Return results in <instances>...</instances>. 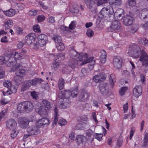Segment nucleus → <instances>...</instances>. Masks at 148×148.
<instances>
[{
	"label": "nucleus",
	"mask_w": 148,
	"mask_h": 148,
	"mask_svg": "<svg viewBox=\"0 0 148 148\" xmlns=\"http://www.w3.org/2000/svg\"><path fill=\"white\" fill-rule=\"evenodd\" d=\"M114 13L113 8H104L102 9L100 12V14L102 16V18L108 17L110 18V20H112L113 18V14Z\"/></svg>",
	"instance_id": "obj_1"
},
{
	"label": "nucleus",
	"mask_w": 148,
	"mask_h": 148,
	"mask_svg": "<svg viewBox=\"0 0 148 148\" xmlns=\"http://www.w3.org/2000/svg\"><path fill=\"white\" fill-rule=\"evenodd\" d=\"M140 18L144 21H147L144 24L141 25L143 27L145 30L148 29V10L145 8L142 10L139 14Z\"/></svg>",
	"instance_id": "obj_2"
},
{
	"label": "nucleus",
	"mask_w": 148,
	"mask_h": 148,
	"mask_svg": "<svg viewBox=\"0 0 148 148\" xmlns=\"http://www.w3.org/2000/svg\"><path fill=\"white\" fill-rule=\"evenodd\" d=\"M72 49L69 51V55L73 59L77 60V61H81L82 60V55L78 53L74 49L73 47H72Z\"/></svg>",
	"instance_id": "obj_3"
},
{
	"label": "nucleus",
	"mask_w": 148,
	"mask_h": 148,
	"mask_svg": "<svg viewBox=\"0 0 148 148\" xmlns=\"http://www.w3.org/2000/svg\"><path fill=\"white\" fill-rule=\"evenodd\" d=\"M128 53H130L132 56L135 58H137L139 56L141 53L140 47L137 45L133 46L132 50H130Z\"/></svg>",
	"instance_id": "obj_4"
},
{
	"label": "nucleus",
	"mask_w": 148,
	"mask_h": 148,
	"mask_svg": "<svg viewBox=\"0 0 148 148\" xmlns=\"http://www.w3.org/2000/svg\"><path fill=\"white\" fill-rule=\"evenodd\" d=\"M5 123L6 127L10 130L16 129L17 123L14 119H9L6 121Z\"/></svg>",
	"instance_id": "obj_5"
},
{
	"label": "nucleus",
	"mask_w": 148,
	"mask_h": 148,
	"mask_svg": "<svg viewBox=\"0 0 148 148\" xmlns=\"http://www.w3.org/2000/svg\"><path fill=\"white\" fill-rule=\"evenodd\" d=\"M123 23L126 26H129L132 25L134 21L133 17L128 15H126L123 17Z\"/></svg>",
	"instance_id": "obj_6"
},
{
	"label": "nucleus",
	"mask_w": 148,
	"mask_h": 148,
	"mask_svg": "<svg viewBox=\"0 0 148 148\" xmlns=\"http://www.w3.org/2000/svg\"><path fill=\"white\" fill-rule=\"evenodd\" d=\"M100 92L104 95H106L108 92V87L107 84L105 83L100 84L99 86Z\"/></svg>",
	"instance_id": "obj_7"
},
{
	"label": "nucleus",
	"mask_w": 148,
	"mask_h": 148,
	"mask_svg": "<svg viewBox=\"0 0 148 148\" xmlns=\"http://www.w3.org/2000/svg\"><path fill=\"white\" fill-rule=\"evenodd\" d=\"M85 2L87 7L91 11H94L95 10L97 5L96 3L97 2L96 0H85Z\"/></svg>",
	"instance_id": "obj_8"
},
{
	"label": "nucleus",
	"mask_w": 148,
	"mask_h": 148,
	"mask_svg": "<svg viewBox=\"0 0 148 148\" xmlns=\"http://www.w3.org/2000/svg\"><path fill=\"white\" fill-rule=\"evenodd\" d=\"M121 27V24L119 21H114L111 24L110 30L111 32H113L118 30L120 29Z\"/></svg>",
	"instance_id": "obj_9"
},
{
	"label": "nucleus",
	"mask_w": 148,
	"mask_h": 148,
	"mask_svg": "<svg viewBox=\"0 0 148 148\" xmlns=\"http://www.w3.org/2000/svg\"><path fill=\"white\" fill-rule=\"evenodd\" d=\"M139 60L142 62L143 65L148 66V55L146 52L144 51L142 52Z\"/></svg>",
	"instance_id": "obj_10"
},
{
	"label": "nucleus",
	"mask_w": 148,
	"mask_h": 148,
	"mask_svg": "<svg viewBox=\"0 0 148 148\" xmlns=\"http://www.w3.org/2000/svg\"><path fill=\"white\" fill-rule=\"evenodd\" d=\"M113 62L115 67L119 69L121 67L122 60L120 57L117 56L114 58Z\"/></svg>",
	"instance_id": "obj_11"
},
{
	"label": "nucleus",
	"mask_w": 148,
	"mask_h": 148,
	"mask_svg": "<svg viewBox=\"0 0 148 148\" xmlns=\"http://www.w3.org/2000/svg\"><path fill=\"white\" fill-rule=\"evenodd\" d=\"M86 136L88 138V139L87 140V142L88 144L91 143L93 141L94 138V132L91 129H89L86 131Z\"/></svg>",
	"instance_id": "obj_12"
},
{
	"label": "nucleus",
	"mask_w": 148,
	"mask_h": 148,
	"mask_svg": "<svg viewBox=\"0 0 148 148\" xmlns=\"http://www.w3.org/2000/svg\"><path fill=\"white\" fill-rule=\"evenodd\" d=\"M29 124V121L27 118H21L19 120V124L22 128H26L28 126Z\"/></svg>",
	"instance_id": "obj_13"
},
{
	"label": "nucleus",
	"mask_w": 148,
	"mask_h": 148,
	"mask_svg": "<svg viewBox=\"0 0 148 148\" xmlns=\"http://www.w3.org/2000/svg\"><path fill=\"white\" fill-rule=\"evenodd\" d=\"M25 111L27 113L32 111L34 108L33 104L29 101H24Z\"/></svg>",
	"instance_id": "obj_14"
},
{
	"label": "nucleus",
	"mask_w": 148,
	"mask_h": 148,
	"mask_svg": "<svg viewBox=\"0 0 148 148\" xmlns=\"http://www.w3.org/2000/svg\"><path fill=\"white\" fill-rule=\"evenodd\" d=\"M27 131L31 135H34L38 134V129L36 126H32L27 129Z\"/></svg>",
	"instance_id": "obj_15"
},
{
	"label": "nucleus",
	"mask_w": 148,
	"mask_h": 148,
	"mask_svg": "<svg viewBox=\"0 0 148 148\" xmlns=\"http://www.w3.org/2000/svg\"><path fill=\"white\" fill-rule=\"evenodd\" d=\"M71 102L69 98H64L59 106L61 108H65L69 106Z\"/></svg>",
	"instance_id": "obj_16"
},
{
	"label": "nucleus",
	"mask_w": 148,
	"mask_h": 148,
	"mask_svg": "<svg viewBox=\"0 0 148 148\" xmlns=\"http://www.w3.org/2000/svg\"><path fill=\"white\" fill-rule=\"evenodd\" d=\"M142 92L141 88L140 86H136L134 88L133 94L136 97H138L141 95Z\"/></svg>",
	"instance_id": "obj_17"
},
{
	"label": "nucleus",
	"mask_w": 148,
	"mask_h": 148,
	"mask_svg": "<svg viewBox=\"0 0 148 148\" xmlns=\"http://www.w3.org/2000/svg\"><path fill=\"white\" fill-rule=\"evenodd\" d=\"M77 139L78 143L79 145H84L86 142V139L85 137L82 135H78Z\"/></svg>",
	"instance_id": "obj_18"
},
{
	"label": "nucleus",
	"mask_w": 148,
	"mask_h": 148,
	"mask_svg": "<svg viewBox=\"0 0 148 148\" xmlns=\"http://www.w3.org/2000/svg\"><path fill=\"white\" fill-rule=\"evenodd\" d=\"M105 78L101 74L95 75L93 78V80L96 83L104 81Z\"/></svg>",
	"instance_id": "obj_19"
},
{
	"label": "nucleus",
	"mask_w": 148,
	"mask_h": 148,
	"mask_svg": "<svg viewBox=\"0 0 148 148\" xmlns=\"http://www.w3.org/2000/svg\"><path fill=\"white\" fill-rule=\"evenodd\" d=\"M30 86L33 85L35 86L38 83L40 84L42 82H43V80L42 79L40 78H34L32 80H28Z\"/></svg>",
	"instance_id": "obj_20"
},
{
	"label": "nucleus",
	"mask_w": 148,
	"mask_h": 148,
	"mask_svg": "<svg viewBox=\"0 0 148 148\" xmlns=\"http://www.w3.org/2000/svg\"><path fill=\"white\" fill-rule=\"evenodd\" d=\"M121 2V0H109V3L112 8H113L120 5Z\"/></svg>",
	"instance_id": "obj_21"
},
{
	"label": "nucleus",
	"mask_w": 148,
	"mask_h": 148,
	"mask_svg": "<svg viewBox=\"0 0 148 148\" xmlns=\"http://www.w3.org/2000/svg\"><path fill=\"white\" fill-rule=\"evenodd\" d=\"M124 14V10L121 8H119L116 10L115 12L114 13V15H113V18L115 17H117L120 18L121 17H123V16Z\"/></svg>",
	"instance_id": "obj_22"
},
{
	"label": "nucleus",
	"mask_w": 148,
	"mask_h": 148,
	"mask_svg": "<svg viewBox=\"0 0 148 148\" xmlns=\"http://www.w3.org/2000/svg\"><path fill=\"white\" fill-rule=\"evenodd\" d=\"M88 93L87 92L84 91L79 96V99L81 101H85L88 99Z\"/></svg>",
	"instance_id": "obj_23"
},
{
	"label": "nucleus",
	"mask_w": 148,
	"mask_h": 148,
	"mask_svg": "<svg viewBox=\"0 0 148 148\" xmlns=\"http://www.w3.org/2000/svg\"><path fill=\"white\" fill-rule=\"evenodd\" d=\"M78 91V89L76 88L71 91L69 90H66V94H68L69 96L68 97L72 96L73 97H76L77 95V92Z\"/></svg>",
	"instance_id": "obj_24"
},
{
	"label": "nucleus",
	"mask_w": 148,
	"mask_h": 148,
	"mask_svg": "<svg viewBox=\"0 0 148 148\" xmlns=\"http://www.w3.org/2000/svg\"><path fill=\"white\" fill-rule=\"evenodd\" d=\"M42 102L44 106L43 107H45L47 110H50L52 107V104L48 100L46 99H43Z\"/></svg>",
	"instance_id": "obj_25"
},
{
	"label": "nucleus",
	"mask_w": 148,
	"mask_h": 148,
	"mask_svg": "<svg viewBox=\"0 0 148 148\" xmlns=\"http://www.w3.org/2000/svg\"><path fill=\"white\" fill-rule=\"evenodd\" d=\"M79 61L76 60L72 59L69 62L68 65L70 68L73 69L77 66L78 64L77 61Z\"/></svg>",
	"instance_id": "obj_26"
},
{
	"label": "nucleus",
	"mask_w": 148,
	"mask_h": 148,
	"mask_svg": "<svg viewBox=\"0 0 148 148\" xmlns=\"http://www.w3.org/2000/svg\"><path fill=\"white\" fill-rule=\"evenodd\" d=\"M101 53L100 56V61L102 63H104L106 61V53L103 50H101Z\"/></svg>",
	"instance_id": "obj_27"
},
{
	"label": "nucleus",
	"mask_w": 148,
	"mask_h": 148,
	"mask_svg": "<svg viewBox=\"0 0 148 148\" xmlns=\"http://www.w3.org/2000/svg\"><path fill=\"white\" fill-rule=\"evenodd\" d=\"M4 14L8 16H12L15 15L16 11L14 9H10L7 10L3 11Z\"/></svg>",
	"instance_id": "obj_28"
},
{
	"label": "nucleus",
	"mask_w": 148,
	"mask_h": 148,
	"mask_svg": "<svg viewBox=\"0 0 148 148\" xmlns=\"http://www.w3.org/2000/svg\"><path fill=\"white\" fill-rule=\"evenodd\" d=\"M48 110L45 107H41L39 108L38 112L39 114L41 116H44L47 114Z\"/></svg>",
	"instance_id": "obj_29"
},
{
	"label": "nucleus",
	"mask_w": 148,
	"mask_h": 148,
	"mask_svg": "<svg viewBox=\"0 0 148 148\" xmlns=\"http://www.w3.org/2000/svg\"><path fill=\"white\" fill-rule=\"evenodd\" d=\"M28 81H25L23 84L21 89V91H24L27 90L30 86V85Z\"/></svg>",
	"instance_id": "obj_30"
},
{
	"label": "nucleus",
	"mask_w": 148,
	"mask_h": 148,
	"mask_svg": "<svg viewBox=\"0 0 148 148\" xmlns=\"http://www.w3.org/2000/svg\"><path fill=\"white\" fill-rule=\"evenodd\" d=\"M14 81L17 84H20L23 82V77L20 75H17L15 76Z\"/></svg>",
	"instance_id": "obj_31"
},
{
	"label": "nucleus",
	"mask_w": 148,
	"mask_h": 148,
	"mask_svg": "<svg viewBox=\"0 0 148 148\" xmlns=\"http://www.w3.org/2000/svg\"><path fill=\"white\" fill-rule=\"evenodd\" d=\"M17 110L21 112L25 111L24 101L18 104L17 105Z\"/></svg>",
	"instance_id": "obj_32"
},
{
	"label": "nucleus",
	"mask_w": 148,
	"mask_h": 148,
	"mask_svg": "<svg viewBox=\"0 0 148 148\" xmlns=\"http://www.w3.org/2000/svg\"><path fill=\"white\" fill-rule=\"evenodd\" d=\"M109 80L112 87H113L114 85V83L116 82V78L115 75L114 74H111L110 76Z\"/></svg>",
	"instance_id": "obj_33"
},
{
	"label": "nucleus",
	"mask_w": 148,
	"mask_h": 148,
	"mask_svg": "<svg viewBox=\"0 0 148 148\" xmlns=\"http://www.w3.org/2000/svg\"><path fill=\"white\" fill-rule=\"evenodd\" d=\"M36 38V36L34 33H29L26 36L25 38V41L28 40H32V41H35Z\"/></svg>",
	"instance_id": "obj_34"
},
{
	"label": "nucleus",
	"mask_w": 148,
	"mask_h": 148,
	"mask_svg": "<svg viewBox=\"0 0 148 148\" xmlns=\"http://www.w3.org/2000/svg\"><path fill=\"white\" fill-rule=\"evenodd\" d=\"M16 63V61L13 59L10 58L8 61L6 62L7 65L8 67H12V68L14 66V64Z\"/></svg>",
	"instance_id": "obj_35"
},
{
	"label": "nucleus",
	"mask_w": 148,
	"mask_h": 148,
	"mask_svg": "<svg viewBox=\"0 0 148 148\" xmlns=\"http://www.w3.org/2000/svg\"><path fill=\"white\" fill-rule=\"evenodd\" d=\"M138 42L139 43L148 46V40L145 38H139L138 39Z\"/></svg>",
	"instance_id": "obj_36"
},
{
	"label": "nucleus",
	"mask_w": 148,
	"mask_h": 148,
	"mask_svg": "<svg viewBox=\"0 0 148 148\" xmlns=\"http://www.w3.org/2000/svg\"><path fill=\"white\" fill-rule=\"evenodd\" d=\"M93 57H92L89 58L86 61H83L82 62L81 65H84L86 64V63L90 62L91 63L90 65L92 66V67H93V66L92 65V64H94L95 63V60H93Z\"/></svg>",
	"instance_id": "obj_37"
},
{
	"label": "nucleus",
	"mask_w": 148,
	"mask_h": 148,
	"mask_svg": "<svg viewBox=\"0 0 148 148\" xmlns=\"http://www.w3.org/2000/svg\"><path fill=\"white\" fill-rule=\"evenodd\" d=\"M85 123H81L76 125L74 129L75 130H83L85 128Z\"/></svg>",
	"instance_id": "obj_38"
},
{
	"label": "nucleus",
	"mask_w": 148,
	"mask_h": 148,
	"mask_svg": "<svg viewBox=\"0 0 148 148\" xmlns=\"http://www.w3.org/2000/svg\"><path fill=\"white\" fill-rule=\"evenodd\" d=\"M54 119L53 122V124L56 125L58 121V110L56 107L54 109Z\"/></svg>",
	"instance_id": "obj_39"
},
{
	"label": "nucleus",
	"mask_w": 148,
	"mask_h": 148,
	"mask_svg": "<svg viewBox=\"0 0 148 148\" xmlns=\"http://www.w3.org/2000/svg\"><path fill=\"white\" fill-rule=\"evenodd\" d=\"M65 82L63 78H61L59 79L58 82V87L60 90L63 89L64 86Z\"/></svg>",
	"instance_id": "obj_40"
},
{
	"label": "nucleus",
	"mask_w": 148,
	"mask_h": 148,
	"mask_svg": "<svg viewBox=\"0 0 148 148\" xmlns=\"http://www.w3.org/2000/svg\"><path fill=\"white\" fill-rule=\"evenodd\" d=\"M62 72L63 73L68 74L71 72L68 66L65 65H62Z\"/></svg>",
	"instance_id": "obj_41"
},
{
	"label": "nucleus",
	"mask_w": 148,
	"mask_h": 148,
	"mask_svg": "<svg viewBox=\"0 0 148 148\" xmlns=\"http://www.w3.org/2000/svg\"><path fill=\"white\" fill-rule=\"evenodd\" d=\"M13 24V21L12 20H9L6 21L4 23V24L5 28L8 29L10 28L11 25Z\"/></svg>",
	"instance_id": "obj_42"
},
{
	"label": "nucleus",
	"mask_w": 148,
	"mask_h": 148,
	"mask_svg": "<svg viewBox=\"0 0 148 148\" xmlns=\"http://www.w3.org/2000/svg\"><path fill=\"white\" fill-rule=\"evenodd\" d=\"M52 39L54 41L56 44L62 41V38L60 36L58 35L54 36L52 38Z\"/></svg>",
	"instance_id": "obj_43"
},
{
	"label": "nucleus",
	"mask_w": 148,
	"mask_h": 148,
	"mask_svg": "<svg viewBox=\"0 0 148 148\" xmlns=\"http://www.w3.org/2000/svg\"><path fill=\"white\" fill-rule=\"evenodd\" d=\"M56 47L58 50L59 51H62L64 49V44L61 42L56 44Z\"/></svg>",
	"instance_id": "obj_44"
},
{
	"label": "nucleus",
	"mask_w": 148,
	"mask_h": 148,
	"mask_svg": "<svg viewBox=\"0 0 148 148\" xmlns=\"http://www.w3.org/2000/svg\"><path fill=\"white\" fill-rule=\"evenodd\" d=\"M87 75V71L85 68H83L81 70L79 76L81 78H83Z\"/></svg>",
	"instance_id": "obj_45"
},
{
	"label": "nucleus",
	"mask_w": 148,
	"mask_h": 148,
	"mask_svg": "<svg viewBox=\"0 0 148 148\" xmlns=\"http://www.w3.org/2000/svg\"><path fill=\"white\" fill-rule=\"evenodd\" d=\"M53 56H56V57L55 56V58H57L56 60L57 59H60V60H63L64 58L65 55V54L64 53H61L58 55H55V54H53Z\"/></svg>",
	"instance_id": "obj_46"
},
{
	"label": "nucleus",
	"mask_w": 148,
	"mask_h": 148,
	"mask_svg": "<svg viewBox=\"0 0 148 148\" xmlns=\"http://www.w3.org/2000/svg\"><path fill=\"white\" fill-rule=\"evenodd\" d=\"M25 55L23 54H22L20 53H18L15 52L14 54V57L15 58H17L18 59H21L25 57Z\"/></svg>",
	"instance_id": "obj_47"
},
{
	"label": "nucleus",
	"mask_w": 148,
	"mask_h": 148,
	"mask_svg": "<svg viewBox=\"0 0 148 148\" xmlns=\"http://www.w3.org/2000/svg\"><path fill=\"white\" fill-rule=\"evenodd\" d=\"M68 94H66V90L64 91H60L59 92V97L61 99L64 98L66 96H67Z\"/></svg>",
	"instance_id": "obj_48"
},
{
	"label": "nucleus",
	"mask_w": 148,
	"mask_h": 148,
	"mask_svg": "<svg viewBox=\"0 0 148 148\" xmlns=\"http://www.w3.org/2000/svg\"><path fill=\"white\" fill-rule=\"evenodd\" d=\"M86 34L88 37L91 38L93 36L94 33L92 30L89 29L87 31Z\"/></svg>",
	"instance_id": "obj_49"
},
{
	"label": "nucleus",
	"mask_w": 148,
	"mask_h": 148,
	"mask_svg": "<svg viewBox=\"0 0 148 148\" xmlns=\"http://www.w3.org/2000/svg\"><path fill=\"white\" fill-rule=\"evenodd\" d=\"M127 87H124L121 88L120 90L119 91L120 95L121 96H123L124 95L125 93L127 91Z\"/></svg>",
	"instance_id": "obj_50"
},
{
	"label": "nucleus",
	"mask_w": 148,
	"mask_h": 148,
	"mask_svg": "<svg viewBox=\"0 0 148 148\" xmlns=\"http://www.w3.org/2000/svg\"><path fill=\"white\" fill-rule=\"evenodd\" d=\"M43 123L42 119H40L36 122V127L38 128H40L42 126H45Z\"/></svg>",
	"instance_id": "obj_51"
},
{
	"label": "nucleus",
	"mask_w": 148,
	"mask_h": 148,
	"mask_svg": "<svg viewBox=\"0 0 148 148\" xmlns=\"http://www.w3.org/2000/svg\"><path fill=\"white\" fill-rule=\"evenodd\" d=\"M43 123L42 119H40L36 122V127L38 128H40L42 126H45Z\"/></svg>",
	"instance_id": "obj_52"
},
{
	"label": "nucleus",
	"mask_w": 148,
	"mask_h": 148,
	"mask_svg": "<svg viewBox=\"0 0 148 148\" xmlns=\"http://www.w3.org/2000/svg\"><path fill=\"white\" fill-rule=\"evenodd\" d=\"M71 10L72 12L73 13H77L79 12L78 7L76 5H73Z\"/></svg>",
	"instance_id": "obj_53"
},
{
	"label": "nucleus",
	"mask_w": 148,
	"mask_h": 148,
	"mask_svg": "<svg viewBox=\"0 0 148 148\" xmlns=\"http://www.w3.org/2000/svg\"><path fill=\"white\" fill-rule=\"evenodd\" d=\"M38 42L40 45V47H43L45 45L47 42V39H45L42 40H39Z\"/></svg>",
	"instance_id": "obj_54"
},
{
	"label": "nucleus",
	"mask_w": 148,
	"mask_h": 148,
	"mask_svg": "<svg viewBox=\"0 0 148 148\" xmlns=\"http://www.w3.org/2000/svg\"><path fill=\"white\" fill-rule=\"evenodd\" d=\"M4 86L5 87H7L8 90L9 89V88L11 86V82L10 81H5L3 83Z\"/></svg>",
	"instance_id": "obj_55"
},
{
	"label": "nucleus",
	"mask_w": 148,
	"mask_h": 148,
	"mask_svg": "<svg viewBox=\"0 0 148 148\" xmlns=\"http://www.w3.org/2000/svg\"><path fill=\"white\" fill-rule=\"evenodd\" d=\"M26 71L23 69H20L17 71V75H25L26 74Z\"/></svg>",
	"instance_id": "obj_56"
},
{
	"label": "nucleus",
	"mask_w": 148,
	"mask_h": 148,
	"mask_svg": "<svg viewBox=\"0 0 148 148\" xmlns=\"http://www.w3.org/2000/svg\"><path fill=\"white\" fill-rule=\"evenodd\" d=\"M45 39H47V36L44 34H40L38 36V39L39 40H42Z\"/></svg>",
	"instance_id": "obj_57"
},
{
	"label": "nucleus",
	"mask_w": 148,
	"mask_h": 148,
	"mask_svg": "<svg viewBox=\"0 0 148 148\" xmlns=\"http://www.w3.org/2000/svg\"><path fill=\"white\" fill-rule=\"evenodd\" d=\"M16 6L18 10H23L25 7V5L23 3H18L16 4Z\"/></svg>",
	"instance_id": "obj_58"
},
{
	"label": "nucleus",
	"mask_w": 148,
	"mask_h": 148,
	"mask_svg": "<svg viewBox=\"0 0 148 148\" xmlns=\"http://www.w3.org/2000/svg\"><path fill=\"white\" fill-rule=\"evenodd\" d=\"M67 123L66 120L64 119H59L58 122V124L61 126L66 125Z\"/></svg>",
	"instance_id": "obj_59"
},
{
	"label": "nucleus",
	"mask_w": 148,
	"mask_h": 148,
	"mask_svg": "<svg viewBox=\"0 0 148 148\" xmlns=\"http://www.w3.org/2000/svg\"><path fill=\"white\" fill-rule=\"evenodd\" d=\"M33 30L35 32L37 33L41 32L40 27L38 25H35L33 26Z\"/></svg>",
	"instance_id": "obj_60"
},
{
	"label": "nucleus",
	"mask_w": 148,
	"mask_h": 148,
	"mask_svg": "<svg viewBox=\"0 0 148 148\" xmlns=\"http://www.w3.org/2000/svg\"><path fill=\"white\" fill-rule=\"evenodd\" d=\"M136 0H128V3L130 6H134L136 3Z\"/></svg>",
	"instance_id": "obj_61"
},
{
	"label": "nucleus",
	"mask_w": 148,
	"mask_h": 148,
	"mask_svg": "<svg viewBox=\"0 0 148 148\" xmlns=\"http://www.w3.org/2000/svg\"><path fill=\"white\" fill-rule=\"evenodd\" d=\"M144 143L143 144L144 146H145L147 143H148V133L145 134V135L144 138Z\"/></svg>",
	"instance_id": "obj_62"
},
{
	"label": "nucleus",
	"mask_w": 148,
	"mask_h": 148,
	"mask_svg": "<svg viewBox=\"0 0 148 148\" xmlns=\"http://www.w3.org/2000/svg\"><path fill=\"white\" fill-rule=\"evenodd\" d=\"M60 64L59 62H56L53 64V67L55 70H57L59 68Z\"/></svg>",
	"instance_id": "obj_63"
},
{
	"label": "nucleus",
	"mask_w": 148,
	"mask_h": 148,
	"mask_svg": "<svg viewBox=\"0 0 148 148\" xmlns=\"http://www.w3.org/2000/svg\"><path fill=\"white\" fill-rule=\"evenodd\" d=\"M76 22L75 21H73L70 23L69 25V28L71 29H74L75 27Z\"/></svg>",
	"instance_id": "obj_64"
}]
</instances>
